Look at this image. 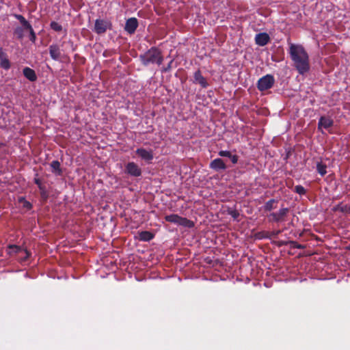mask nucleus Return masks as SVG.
Listing matches in <instances>:
<instances>
[{
	"instance_id": "obj_1",
	"label": "nucleus",
	"mask_w": 350,
	"mask_h": 350,
	"mask_svg": "<svg viewBox=\"0 0 350 350\" xmlns=\"http://www.w3.org/2000/svg\"><path fill=\"white\" fill-rule=\"evenodd\" d=\"M288 53L294 67L300 75H304L309 71V55L302 45L291 44Z\"/></svg>"
},
{
	"instance_id": "obj_2",
	"label": "nucleus",
	"mask_w": 350,
	"mask_h": 350,
	"mask_svg": "<svg viewBox=\"0 0 350 350\" xmlns=\"http://www.w3.org/2000/svg\"><path fill=\"white\" fill-rule=\"evenodd\" d=\"M139 60L144 66L154 64L160 66L163 62V56L162 51L159 48L152 46L144 53L139 55Z\"/></svg>"
},
{
	"instance_id": "obj_3",
	"label": "nucleus",
	"mask_w": 350,
	"mask_h": 350,
	"mask_svg": "<svg viewBox=\"0 0 350 350\" xmlns=\"http://www.w3.org/2000/svg\"><path fill=\"white\" fill-rule=\"evenodd\" d=\"M166 221L178 224L187 228H193L194 223L186 217H182L176 214H171L165 217Z\"/></svg>"
},
{
	"instance_id": "obj_4",
	"label": "nucleus",
	"mask_w": 350,
	"mask_h": 350,
	"mask_svg": "<svg viewBox=\"0 0 350 350\" xmlns=\"http://www.w3.org/2000/svg\"><path fill=\"white\" fill-rule=\"evenodd\" d=\"M112 29V24L110 21L98 18L95 21L93 31L97 34H104L108 29Z\"/></svg>"
},
{
	"instance_id": "obj_5",
	"label": "nucleus",
	"mask_w": 350,
	"mask_h": 350,
	"mask_svg": "<svg viewBox=\"0 0 350 350\" xmlns=\"http://www.w3.org/2000/svg\"><path fill=\"white\" fill-rule=\"evenodd\" d=\"M275 83V79L271 75H266L260 78L257 82V88L260 92L271 88Z\"/></svg>"
},
{
	"instance_id": "obj_6",
	"label": "nucleus",
	"mask_w": 350,
	"mask_h": 350,
	"mask_svg": "<svg viewBox=\"0 0 350 350\" xmlns=\"http://www.w3.org/2000/svg\"><path fill=\"white\" fill-rule=\"evenodd\" d=\"M125 172L131 176L139 177L142 175V169L135 162H129L125 166Z\"/></svg>"
},
{
	"instance_id": "obj_7",
	"label": "nucleus",
	"mask_w": 350,
	"mask_h": 350,
	"mask_svg": "<svg viewBox=\"0 0 350 350\" xmlns=\"http://www.w3.org/2000/svg\"><path fill=\"white\" fill-rule=\"evenodd\" d=\"M8 254H18L21 252H23L25 254V256L22 257V260L25 261L27 260L31 256V252L28 251L27 249H23L20 246L16 245H10L8 246Z\"/></svg>"
},
{
	"instance_id": "obj_8",
	"label": "nucleus",
	"mask_w": 350,
	"mask_h": 350,
	"mask_svg": "<svg viewBox=\"0 0 350 350\" xmlns=\"http://www.w3.org/2000/svg\"><path fill=\"white\" fill-rule=\"evenodd\" d=\"M138 25V21L136 18H129L126 21L124 31L129 34L132 35L135 32Z\"/></svg>"
},
{
	"instance_id": "obj_9",
	"label": "nucleus",
	"mask_w": 350,
	"mask_h": 350,
	"mask_svg": "<svg viewBox=\"0 0 350 350\" xmlns=\"http://www.w3.org/2000/svg\"><path fill=\"white\" fill-rule=\"evenodd\" d=\"M135 153L143 160L148 163H150L153 159V152L152 150H146L143 148H137L135 151Z\"/></svg>"
},
{
	"instance_id": "obj_10",
	"label": "nucleus",
	"mask_w": 350,
	"mask_h": 350,
	"mask_svg": "<svg viewBox=\"0 0 350 350\" xmlns=\"http://www.w3.org/2000/svg\"><path fill=\"white\" fill-rule=\"evenodd\" d=\"M49 54L52 59L59 61L62 57V50L57 44H51L49 47Z\"/></svg>"
},
{
	"instance_id": "obj_11",
	"label": "nucleus",
	"mask_w": 350,
	"mask_h": 350,
	"mask_svg": "<svg viewBox=\"0 0 350 350\" xmlns=\"http://www.w3.org/2000/svg\"><path fill=\"white\" fill-rule=\"evenodd\" d=\"M209 167L215 172H219L221 170H226L227 165L221 159L217 158L210 163Z\"/></svg>"
},
{
	"instance_id": "obj_12",
	"label": "nucleus",
	"mask_w": 350,
	"mask_h": 350,
	"mask_svg": "<svg viewBox=\"0 0 350 350\" xmlns=\"http://www.w3.org/2000/svg\"><path fill=\"white\" fill-rule=\"evenodd\" d=\"M289 210L288 208H282L279 210L278 212L272 213L270 214V217L272 220L275 222H280L284 221V218L288 213Z\"/></svg>"
},
{
	"instance_id": "obj_13",
	"label": "nucleus",
	"mask_w": 350,
	"mask_h": 350,
	"mask_svg": "<svg viewBox=\"0 0 350 350\" xmlns=\"http://www.w3.org/2000/svg\"><path fill=\"white\" fill-rule=\"evenodd\" d=\"M270 41V37L267 33H259L255 36L256 44L258 46H265Z\"/></svg>"
},
{
	"instance_id": "obj_14",
	"label": "nucleus",
	"mask_w": 350,
	"mask_h": 350,
	"mask_svg": "<svg viewBox=\"0 0 350 350\" xmlns=\"http://www.w3.org/2000/svg\"><path fill=\"white\" fill-rule=\"evenodd\" d=\"M193 78V82L200 84L202 88H206L208 87V83H207L206 79L202 76L200 70H198L194 72Z\"/></svg>"
},
{
	"instance_id": "obj_15",
	"label": "nucleus",
	"mask_w": 350,
	"mask_h": 350,
	"mask_svg": "<svg viewBox=\"0 0 350 350\" xmlns=\"http://www.w3.org/2000/svg\"><path fill=\"white\" fill-rule=\"evenodd\" d=\"M334 124V121L332 118L325 116H321L318 122V128H324L327 129L332 127Z\"/></svg>"
},
{
	"instance_id": "obj_16",
	"label": "nucleus",
	"mask_w": 350,
	"mask_h": 350,
	"mask_svg": "<svg viewBox=\"0 0 350 350\" xmlns=\"http://www.w3.org/2000/svg\"><path fill=\"white\" fill-rule=\"evenodd\" d=\"M0 67L5 70L10 68V62L8 58L7 54L3 51L2 48H0Z\"/></svg>"
},
{
	"instance_id": "obj_17",
	"label": "nucleus",
	"mask_w": 350,
	"mask_h": 350,
	"mask_svg": "<svg viewBox=\"0 0 350 350\" xmlns=\"http://www.w3.org/2000/svg\"><path fill=\"white\" fill-rule=\"evenodd\" d=\"M137 234V239L141 241H150L154 237V234L150 231H140Z\"/></svg>"
},
{
	"instance_id": "obj_18",
	"label": "nucleus",
	"mask_w": 350,
	"mask_h": 350,
	"mask_svg": "<svg viewBox=\"0 0 350 350\" xmlns=\"http://www.w3.org/2000/svg\"><path fill=\"white\" fill-rule=\"evenodd\" d=\"M23 75L30 81H36L37 80V75L34 70L25 67L23 70Z\"/></svg>"
},
{
	"instance_id": "obj_19",
	"label": "nucleus",
	"mask_w": 350,
	"mask_h": 350,
	"mask_svg": "<svg viewBox=\"0 0 350 350\" xmlns=\"http://www.w3.org/2000/svg\"><path fill=\"white\" fill-rule=\"evenodd\" d=\"M50 166L52 168V172L54 173L55 175L61 176L62 174V170L60 167L61 165L58 161H53L51 163Z\"/></svg>"
},
{
	"instance_id": "obj_20",
	"label": "nucleus",
	"mask_w": 350,
	"mask_h": 350,
	"mask_svg": "<svg viewBox=\"0 0 350 350\" xmlns=\"http://www.w3.org/2000/svg\"><path fill=\"white\" fill-rule=\"evenodd\" d=\"M278 201L275 199H271L269 201H267L265 205H264V210L265 211H271V210L276 208L275 204H277Z\"/></svg>"
},
{
	"instance_id": "obj_21",
	"label": "nucleus",
	"mask_w": 350,
	"mask_h": 350,
	"mask_svg": "<svg viewBox=\"0 0 350 350\" xmlns=\"http://www.w3.org/2000/svg\"><path fill=\"white\" fill-rule=\"evenodd\" d=\"M13 16L15 18L19 21L21 24L24 27V29H25L26 27H29V25H30L31 24L25 19V18L23 15L14 14Z\"/></svg>"
},
{
	"instance_id": "obj_22",
	"label": "nucleus",
	"mask_w": 350,
	"mask_h": 350,
	"mask_svg": "<svg viewBox=\"0 0 350 350\" xmlns=\"http://www.w3.org/2000/svg\"><path fill=\"white\" fill-rule=\"evenodd\" d=\"M39 190H40L41 200L43 202H46L49 198V193L46 189V187L45 186L40 187Z\"/></svg>"
},
{
	"instance_id": "obj_23",
	"label": "nucleus",
	"mask_w": 350,
	"mask_h": 350,
	"mask_svg": "<svg viewBox=\"0 0 350 350\" xmlns=\"http://www.w3.org/2000/svg\"><path fill=\"white\" fill-rule=\"evenodd\" d=\"M317 170L321 176H324L327 173V166L325 164L319 162L317 164Z\"/></svg>"
},
{
	"instance_id": "obj_24",
	"label": "nucleus",
	"mask_w": 350,
	"mask_h": 350,
	"mask_svg": "<svg viewBox=\"0 0 350 350\" xmlns=\"http://www.w3.org/2000/svg\"><path fill=\"white\" fill-rule=\"evenodd\" d=\"M335 210L339 211L341 213H349L350 214V206L349 205H342V204H338L335 208Z\"/></svg>"
},
{
	"instance_id": "obj_25",
	"label": "nucleus",
	"mask_w": 350,
	"mask_h": 350,
	"mask_svg": "<svg viewBox=\"0 0 350 350\" xmlns=\"http://www.w3.org/2000/svg\"><path fill=\"white\" fill-rule=\"evenodd\" d=\"M24 27H17L16 28L14 29V36H16V38L19 40H21L23 38V31H24Z\"/></svg>"
},
{
	"instance_id": "obj_26",
	"label": "nucleus",
	"mask_w": 350,
	"mask_h": 350,
	"mask_svg": "<svg viewBox=\"0 0 350 350\" xmlns=\"http://www.w3.org/2000/svg\"><path fill=\"white\" fill-rule=\"evenodd\" d=\"M29 27H26L25 29L28 30L29 32V40L35 43L36 40V35L35 31H33L31 25H29Z\"/></svg>"
},
{
	"instance_id": "obj_27",
	"label": "nucleus",
	"mask_w": 350,
	"mask_h": 350,
	"mask_svg": "<svg viewBox=\"0 0 350 350\" xmlns=\"http://www.w3.org/2000/svg\"><path fill=\"white\" fill-rule=\"evenodd\" d=\"M256 237L258 239H270V233L269 231H260L256 233Z\"/></svg>"
},
{
	"instance_id": "obj_28",
	"label": "nucleus",
	"mask_w": 350,
	"mask_h": 350,
	"mask_svg": "<svg viewBox=\"0 0 350 350\" xmlns=\"http://www.w3.org/2000/svg\"><path fill=\"white\" fill-rule=\"evenodd\" d=\"M50 27L55 31L59 32L62 30V26L59 23H58L57 22H55V21H52L50 23Z\"/></svg>"
},
{
	"instance_id": "obj_29",
	"label": "nucleus",
	"mask_w": 350,
	"mask_h": 350,
	"mask_svg": "<svg viewBox=\"0 0 350 350\" xmlns=\"http://www.w3.org/2000/svg\"><path fill=\"white\" fill-rule=\"evenodd\" d=\"M19 202L23 203V206L24 208L30 210L32 208V204L27 200H25L24 197H21L19 198Z\"/></svg>"
},
{
	"instance_id": "obj_30",
	"label": "nucleus",
	"mask_w": 350,
	"mask_h": 350,
	"mask_svg": "<svg viewBox=\"0 0 350 350\" xmlns=\"http://www.w3.org/2000/svg\"><path fill=\"white\" fill-rule=\"evenodd\" d=\"M294 191L299 195H305L306 193V189L302 185H296Z\"/></svg>"
},
{
	"instance_id": "obj_31",
	"label": "nucleus",
	"mask_w": 350,
	"mask_h": 350,
	"mask_svg": "<svg viewBox=\"0 0 350 350\" xmlns=\"http://www.w3.org/2000/svg\"><path fill=\"white\" fill-rule=\"evenodd\" d=\"M289 245L292 248L304 249V246L294 241H289Z\"/></svg>"
},
{
	"instance_id": "obj_32",
	"label": "nucleus",
	"mask_w": 350,
	"mask_h": 350,
	"mask_svg": "<svg viewBox=\"0 0 350 350\" xmlns=\"http://www.w3.org/2000/svg\"><path fill=\"white\" fill-rule=\"evenodd\" d=\"M231 152L228 150H220L218 152V155L222 157H228L231 156Z\"/></svg>"
},
{
	"instance_id": "obj_33",
	"label": "nucleus",
	"mask_w": 350,
	"mask_h": 350,
	"mask_svg": "<svg viewBox=\"0 0 350 350\" xmlns=\"http://www.w3.org/2000/svg\"><path fill=\"white\" fill-rule=\"evenodd\" d=\"M272 243L273 244L276 245L278 247H282V246L289 245V241H273Z\"/></svg>"
},
{
	"instance_id": "obj_34",
	"label": "nucleus",
	"mask_w": 350,
	"mask_h": 350,
	"mask_svg": "<svg viewBox=\"0 0 350 350\" xmlns=\"http://www.w3.org/2000/svg\"><path fill=\"white\" fill-rule=\"evenodd\" d=\"M174 60L172 59L169 63L167 65L166 67H164L163 69H162V72H169L171 69H172V63H173Z\"/></svg>"
},
{
	"instance_id": "obj_35",
	"label": "nucleus",
	"mask_w": 350,
	"mask_h": 350,
	"mask_svg": "<svg viewBox=\"0 0 350 350\" xmlns=\"http://www.w3.org/2000/svg\"><path fill=\"white\" fill-rule=\"evenodd\" d=\"M282 232V230H273L272 232H269V233H270V239H271L272 238H275Z\"/></svg>"
},
{
	"instance_id": "obj_36",
	"label": "nucleus",
	"mask_w": 350,
	"mask_h": 350,
	"mask_svg": "<svg viewBox=\"0 0 350 350\" xmlns=\"http://www.w3.org/2000/svg\"><path fill=\"white\" fill-rule=\"evenodd\" d=\"M233 164H236L238 162L239 157L237 154H232L229 158Z\"/></svg>"
},
{
	"instance_id": "obj_37",
	"label": "nucleus",
	"mask_w": 350,
	"mask_h": 350,
	"mask_svg": "<svg viewBox=\"0 0 350 350\" xmlns=\"http://www.w3.org/2000/svg\"><path fill=\"white\" fill-rule=\"evenodd\" d=\"M34 183L38 185V188H40V187L44 186L42 184L41 180L38 178H34Z\"/></svg>"
},
{
	"instance_id": "obj_38",
	"label": "nucleus",
	"mask_w": 350,
	"mask_h": 350,
	"mask_svg": "<svg viewBox=\"0 0 350 350\" xmlns=\"http://www.w3.org/2000/svg\"><path fill=\"white\" fill-rule=\"evenodd\" d=\"M230 215L232 217H234V219H236V218L238 217L239 213H238L237 211H232L231 213H230Z\"/></svg>"
},
{
	"instance_id": "obj_39",
	"label": "nucleus",
	"mask_w": 350,
	"mask_h": 350,
	"mask_svg": "<svg viewBox=\"0 0 350 350\" xmlns=\"http://www.w3.org/2000/svg\"><path fill=\"white\" fill-rule=\"evenodd\" d=\"M2 145V144H0V146Z\"/></svg>"
}]
</instances>
